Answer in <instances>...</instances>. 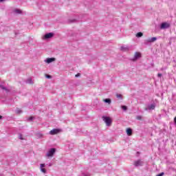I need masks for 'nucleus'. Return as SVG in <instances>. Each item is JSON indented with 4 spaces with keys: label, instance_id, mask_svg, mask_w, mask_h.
Returning <instances> with one entry per match:
<instances>
[{
    "label": "nucleus",
    "instance_id": "nucleus-1",
    "mask_svg": "<svg viewBox=\"0 0 176 176\" xmlns=\"http://www.w3.org/2000/svg\"><path fill=\"white\" fill-rule=\"evenodd\" d=\"M102 119L104 121L107 126H109L112 124V119H111V118L107 117V116H102Z\"/></svg>",
    "mask_w": 176,
    "mask_h": 176
},
{
    "label": "nucleus",
    "instance_id": "nucleus-2",
    "mask_svg": "<svg viewBox=\"0 0 176 176\" xmlns=\"http://www.w3.org/2000/svg\"><path fill=\"white\" fill-rule=\"evenodd\" d=\"M54 153H56V148H52L48 151V152L46 154V156L47 157H52V156H53Z\"/></svg>",
    "mask_w": 176,
    "mask_h": 176
},
{
    "label": "nucleus",
    "instance_id": "nucleus-3",
    "mask_svg": "<svg viewBox=\"0 0 176 176\" xmlns=\"http://www.w3.org/2000/svg\"><path fill=\"white\" fill-rule=\"evenodd\" d=\"M58 133H61V129H54L50 131V135H55V134H58Z\"/></svg>",
    "mask_w": 176,
    "mask_h": 176
},
{
    "label": "nucleus",
    "instance_id": "nucleus-4",
    "mask_svg": "<svg viewBox=\"0 0 176 176\" xmlns=\"http://www.w3.org/2000/svg\"><path fill=\"white\" fill-rule=\"evenodd\" d=\"M166 28H170V23L166 22L162 23L160 25V29L166 30Z\"/></svg>",
    "mask_w": 176,
    "mask_h": 176
},
{
    "label": "nucleus",
    "instance_id": "nucleus-5",
    "mask_svg": "<svg viewBox=\"0 0 176 176\" xmlns=\"http://www.w3.org/2000/svg\"><path fill=\"white\" fill-rule=\"evenodd\" d=\"M133 164L135 167H140V166H143L144 162H142L141 160H138L135 161Z\"/></svg>",
    "mask_w": 176,
    "mask_h": 176
},
{
    "label": "nucleus",
    "instance_id": "nucleus-6",
    "mask_svg": "<svg viewBox=\"0 0 176 176\" xmlns=\"http://www.w3.org/2000/svg\"><path fill=\"white\" fill-rule=\"evenodd\" d=\"M138 58H141V52H135L132 61H137Z\"/></svg>",
    "mask_w": 176,
    "mask_h": 176
},
{
    "label": "nucleus",
    "instance_id": "nucleus-7",
    "mask_svg": "<svg viewBox=\"0 0 176 176\" xmlns=\"http://www.w3.org/2000/svg\"><path fill=\"white\" fill-rule=\"evenodd\" d=\"M155 108H156V105H155V104H152L146 107L145 111H151L152 109H155Z\"/></svg>",
    "mask_w": 176,
    "mask_h": 176
},
{
    "label": "nucleus",
    "instance_id": "nucleus-8",
    "mask_svg": "<svg viewBox=\"0 0 176 176\" xmlns=\"http://www.w3.org/2000/svg\"><path fill=\"white\" fill-rule=\"evenodd\" d=\"M53 33H47L43 37V39H50V38H53Z\"/></svg>",
    "mask_w": 176,
    "mask_h": 176
},
{
    "label": "nucleus",
    "instance_id": "nucleus-9",
    "mask_svg": "<svg viewBox=\"0 0 176 176\" xmlns=\"http://www.w3.org/2000/svg\"><path fill=\"white\" fill-rule=\"evenodd\" d=\"M45 167H46V165H45V164H41L40 165L41 171H42V173H43L44 174H46V169L45 168Z\"/></svg>",
    "mask_w": 176,
    "mask_h": 176
},
{
    "label": "nucleus",
    "instance_id": "nucleus-10",
    "mask_svg": "<svg viewBox=\"0 0 176 176\" xmlns=\"http://www.w3.org/2000/svg\"><path fill=\"white\" fill-rule=\"evenodd\" d=\"M53 61H56V58H47L45 60V63H47V64H50V63H53Z\"/></svg>",
    "mask_w": 176,
    "mask_h": 176
},
{
    "label": "nucleus",
    "instance_id": "nucleus-11",
    "mask_svg": "<svg viewBox=\"0 0 176 176\" xmlns=\"http://www.w3.org/2000/svg\"><path fill=\"white\" fill-rule=\"evenodd\" d=\"M126 134L129 136L133 135V130L131 129H130V128H128L126 129Z\"/></svg>",
    "mask_w": 176,
    "mask_h": 176
},
{
    "label": "nucleus",
    "instance_id": "nucleus-12",
    "mask_svg": "<svg viewBox=\"0 0 176 176\" xmlns=\"http://www.w3.org/2000/svg\"><path fill=\"white\" fill-rule=\"evenodd\" d=\"M157 40V38L156 37H153V38L147 40V42L152 43V42H155Z\"/></svg>",
    "mask_w": 176,
    "mask_h": 176
},
{
    "label": "nucleus",
    "instance_id": "nucleus-13",
    "mask_svg": "<svg viewBox=\"0 0 176 176\" xmlns=\"http://www.w3.org/2000/svg\"><path fill=\"white\" fill-rule=\"evenodd\" d=\"M120 49L122 52H129V47L122 46Z\"/></svg>",
    "mask_w": 176,
    "mask_h": 176
},
{
    "label": "nucleus",
    "instance_id": "nucleus-14",
    "mask_svg": "<svg viewBox=\"0 0 176 176\" xmlns=\"http://www.w3.org/2000/svg\"><path fill=\"white\" fill-rule=\"evenodd\" d=\"M0 89H2V90H5L6 93H9L10 90L8 89V88L5 87L3 85H0Z\"/></svg>",
    "mask_w": 176,
    "mask_h": 176
},
{
    "label": "nucleus",
    "instance_id": "nucleus-15",
    "mask_svg": "<svg viewBox=\"0 0 176 176\" xmlns=\"http://www.w3.org/2000/svg\"><path fill=\"white\" fill-rule=\"evenodd\" d=\"M14 13H16V14H21V10L15 9V10H14Z\"/></svg>",
    "mask_w": 176,
    "mask_h": 176
},
{
    "label": "nucleus",
    "instance_id": "nucleus-16",
    "mask_svg": "<svg viewBox=\"0 0 176 176\" xmlns=\"http://www.w3.org/2000/svg\"><path fill=\"white\" fill-rule=\"evenodd\" d=\"M104 102H107V104H111V99H109V98H107V99H104Z\"/></svg>",
    "mask_w": 176,
    "mask_h": 176
},
{
    "label": "nucleus",
    "instance_id": "nucleus-17",
    "mask_svg": "<svg viewBox=\"0 0 176 176\" xmlns=\"http://www.w3.org/2000/svg\"><path fill=\"white\" fill-rule=\"evenodd\" d=\"M142 35H144V34H142V32H138L136 34L137 38H141V36H142Z\"/></svg>",
    "mask_w": 176,
    "mask_h": 176
},
{
    "label": "nucleus",
    "instance_id": "nucleus-18",
    "mask_svg": "<svg viewBox=\"0 0 176 176\" xmlns=\"http://www.w3.org/2000/svg\"><path fill=\"white\" fill-rule=\"evenodd\" d=\"M116 97L117 98H123V96H122L120 94H117Z\"/></svg>",
    "mask_w": 176,
    "mask_h": 176
},
{
    "label": "nucleus",
    "instance_id": "nucleus-19",
    "mask_svg": "<svg viewBox=\"0 0 176 176\" xmlns=\"http://www.w3.org/2000/svg\"><path fill=\"white\" fill-rule=\"evenodd\" d=\"M16 113H21L23 111L19 108L16 109Z\"/></svg>",
    "mask_w": 176,
    "mask_h": 176
},
{
    "label": "nucleus",
    "instance_id": "nucleus-20",
    "mask_svg": "<svg viewBox=\"0 0 176 176\" xmlns=\"http://www.w3.org/2000/svg\"><path fill=\"white\" fill-rule=\"evenodd\" d=\"M37 137H38V138H42L43 137V135L39 133H37Z\"/></svg>",
    "mask_w": 176,
    "mask_h": 176
},
{
    "label": "nucleus",
    "instance_id": "nucleus-21",
    "mask_svg": "<svg viewBox=\"0 0 176 176\" xmlns=\"http://www.w3.org/2000/svg\"><path fill=\"white\" fill-rule=\"evenodd\" d=\"M121 108H122V109H123V111H127V107L126 106H122Z\"/></svg>",
    "mask_w": 176,
    "mask_h": 176
},
{
    "label": "nucleus",
    "instance_id": "nucleus-22",
    "mask_svg": "<svg viewBox=\"0 0 176 176\" xmlns=\"http://www.w3.org/2000/svg\"><path fill=\"white\" fill-rule=\"evenodd\" d=\"M45 77H47V79H52V76H50L49 74H45Z\"/></svg>",
    "mask_w": 176,
    "mask_h": 176
},
{
    "label": "nucleus",
    "instance_id": "nucleus-23",
    "mask_svg": "<svg viewBox=\"0 0 176 176\" xmlns=\"http://www.w3.org/2000/svg\"><path fill=\"white\" fill-rule=\"evenodd\" d=\"M136 119H138V120H141V119H142V117L141 116H138L136 117Z\"/></svg>",
    "mask_w": 176,
    "mask_h": 176
},
{
    "label": "nucleus",
    "instance_id": "nucleus-24",
    "mask_svg": "<svg viewBox=\"0 0 176 176\" xmlns=\"http://www.w3.org/2000/svg\"><path fill=\"white\" fill-rule=\"evenodd\" d=\"M164 173H161L158 175H157L156 176H164Z\"/></svg>",
    "mask_w": 176,
    "mask_h": 176
},
{
    "label": "nucleus",
    "instance_id": "nucleus-25",
    "mask_svg": "<svg viewBox=\"0 0 176 176\" xmlns=\"http://www.w3.org/2000/svg\"><path fill=\"white\" fill-rule=\"evenodd\" d=\"M19 140H24L23 138V135H21V134L19 135Z\"/></svg>",
    "mask_w": 176,
    "mask_h": 176
},
{
    "label": "nucleus",
    "instance_id": "nucleus-26",
    "mask_svg": "<svg viewBox=\"0 0 176 176\" xmlns=\"http://www.w3.org/2000/svg\"><path fill=\"white\" fill-rule=\"evenodd\" d=\"M28 83H32V79H29V80H28Z\"/></svg>",
    "mask_w": 176,
    "mask_h": 176
},
{
    "label": "nucleus",
    "instance_id": "nucleus-27",
    "mask_svg": "<svg viewBox=\"0 0 176 176\" xmlns=\"http://www.w3.org/2000/svg\"><path fill=\"white\" fill-rule=\"evenodd\" d=\"M32 119H34V117L31 116V117H30V118H28V120L31 121V120H32Z\"/></svg>",
    "mask_w": 176,
    "mask_h": 176
},
{
    "label": "nucleus",
    "instance_id": "nucleus-28",
    "mask_svg": "<svg viewBox=\"0 0 176 176\" xmlns=\"http://www.w3.org/2000/svg\"><path fill=\"white\" fill-rule=\"evenodd\" d=\"M157 76H158V78H162V74L159 73V74H157Z\"/></svg>",
    "mask_w": 176,
    "mask_h": 176
},
{
    "label": "nucleus",
    "instance_id": "nucleus-29",
    "mask_svg": "<svg viewBox=\"0 0 176 176\" xmlns=\"http://www.w3.org/2000/svg\"><path fill=\"white\" fill-rule=\"evenodd\" d=\"M75 76H76V78H78V76H80V74L78 73V74H76Z\"/></svg>",
    "mask_w": 176,
    "mask_h": 176
},
{
    "label": "nucleus",
    "instance_id": "nucleus-30",
    "mask_svg": "<svg viewBox=\"0 0 176 176\" xmlns=\"http://www.w3.org/2000/svg\"><path fill=\"white\" fill-rule=\"evenodd\" d=\"M3 1H5V0H0V2H3Z\"/></svg>",
    "mask_w": 176,
    "mask_h": 176
},
{
    "label": "nucleus",
    "instance_id": "nucleus-31",
    "mask_svg": "<svg viewBox=\"0 0 176 176\" xmlns=\"http://www.w3.org/2000/svg\"><path fill=\"white\" fill-rule=\"evenodd\" d=\"M2 118H3L2 116H0V119H2Z\"/></svg>",
    "mask_w": 176,
    "mask_h": 176
},
{
    "label": "nucleus",
    "instance_id": "nucleus-32",
    "mask_svg": "<svg viewBox=\"0 0 176 176\" xmlns=\"http://www.w3.org/2000/svg\"><path fill=\"white\" fill-rule=\"evenodd\" d=\"M137 153H138V155H140V153H139V152H138Z\"/></svg>",
    "mask_w": 176,
    "mask_h": 176
},
{
    "label": "nucleus",
    "instance_id": "nucleus-33",
    "mask_svg": "<svg viewBox=\"0 0 176 176\" xmlns=\"http://www.w3.org/2000/svg\"><path fill=\"white\" fill-rule=\"evenodd\" d=\"M50 166H52V164H50Z\"/></svg>",
    "mask_w": 176,
    "mask_h": 176
},
{
    "label": "nucleus",
    "instance_id": "nucleus-34",
    "mask_svg": "<svg viewBox=\"0 0 176 176\" xmlns=\"http://www.w3.org/2000/svg\"><path fill=\"white\" fill-rule=\"evenodd\" d=\"M85 176H87V175H85Z\"/></svg>",
    "mask_w": 176,
    "mask_h": 176
}]
</instances>
